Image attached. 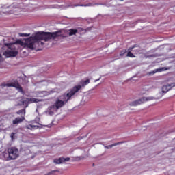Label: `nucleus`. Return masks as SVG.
Instances as JSON below:
<instances>
[{"label": "nucleus", "mask_w": 175, "mask_h": 175, "mask_svg": "<svg viewBox=\"0 0 175 175\" xmlns=\"http://www.w3.org/2000/svg\"><path fill=\"white\" fill-rule=\"evenodd\" d=\"M45 114H48V116H54V111L48 110L45 111Z\"/></svg>", "instance_id": "obj_20"}, {"label": "nucleus", "mask_w": 175, "mask_h": 175, "mask_svg": "<svg viewBox=\"0 0 175 175\" xmlns=\"http://www.w3.org/2000/svg\"><path fill=\"white\" fill-rule=\"evenodd\" d=\"M17 114H23V116H21V118L18 117V118H15L12 121L13 125H18V124H21V122H23V121H24L25 120V110L19 111L17 112Z\"/></svg>", "instance_id": "obj_8"}, {"label": "nucleus", "mask_w": 175, "mask_h": 175, "mask_svg": "<svg viewBox=\"0 0 175 175\" xmlns=\"http://www.w3.org/2000/svg\"><path fill=\"white\" fill-rule=\"evenodd\" d=\"M35 121L36 122V124H38V122H39V121H40V118H36Z\"/></svg>", "instance_id": "obj_25"}, {"label": "nucleus", "mask_w": 175, "mask_h": 175, "mask_svg": "<svg viewBox=\"0 0 175 175\" xmlns=\"http://www.w3.org/2000/svg\"><path fill=\"white\" fill-rule=\"evenodd\" d=\"M134 49H135V46H131V47L128 49V51H132V50H133Z\"/></svg>", "instance_id": "obj_24"}, {"label": "nucleus", "mask_w": 175, "mask_h": 175, "mask_svg": "<svg viewBox=\"0 0 175 175\" xmlns=\"http://www.w3.org/2000/svg\"><path fill=\"white\" fill-rule=\"evenodd\" d=\"M45 126H47L48 128H51V124H49V125Z\"/></svg>", "instance_id": "obj_28"}, {"label": "nucleus", "mask_w": 175, "mask_h": 175, "mask_svg": "<svg viewBox=\"0 0 175 175\" xmlns=\"http://www.w3.org/2000/svg\"><path fill=\"white\" fill-rule=\"evenodd\" d=\"M126 57H129L130 58H135V55H133L131 51H129L127 53Z\"/></svg>", "instance_id": "obj_19"}, {"label": "nucleus", "mask_w": 175, "mask_h": 175, "mask_svg": "<svg viewBox=\"0 0 175 175\" xmlns=\"http://www.w3.org/2000/svg\"><path fill=\"white\" fill-rule=\"evenodd\" d=\"M70 161V158L67 157V158H64L63 162H69Z\"/></svg>", "instance_id": "obj_23"}, {"label": "nucleus", "mask_w": 175, "mask_h": 175, "mask_svg": "<svg viewBox=\"0 0 175 175\" xmlns=\"http://www.w3.org/2000/svg\"><path fill=\"white\" fill-rule=\"evenodd\" d=\"M4 161H14L20 157L18 149L16 147H11L8 149V152H3Z\"/></svg>", "instance_id": "obj_4"}, {"label": "nucleus", "mask_w": 175, "mask_h": 175, "mask_svg": "<svg viewBox=\"0 0 175 175\" xmlns=\"http://www.w3.org/2000/svg\"><path fill=\"white\" fill-rule=\"evenodd\" d=\"M61 36V32L55 31V32H45V31H38L34 33L29 38L25 39V42L24 43L21 40L16 41L13 44H20L21 46H24L25 49H30V50H33L39 47L40 44L43 46V42H49L51 39L54 40L55 38H59Z\"/></svg>", "instance_id": "obj_1"}, {"label": "nucleus", "mask_w": 175, "mask_h": 175, "mask_svg": "<svg viewBox=\"0 0 175 175\" xmlns=\"http://www.w3.org/2000/svg\"><path fill=\"white\" fill-rule=\"evenodd\" d=\"M1 87H13L14 88H16V90H18L19 92H21V94H24V90H23V88L21 87V85H20V83H18V81H17L12 83L4 82L1 83Z\"/></svg>", "instance_id": "obj_6"}, {"label": "nucleus", "mask_w": 175, "mask_h": 175, "mask_svg": "<svg viewBox=\"0 0 175 175\" xmlns=\"http://www.w3.org/2000/svg\"><path fill=\"white\" fill-rule=\"evenodd\" d=\"M64 162V157H60L57 159L54 160V163H57V165H59V163H62Z\"/></svg>", "instance_id": "obj_14"}, {"label": "nucleus", "mask_w": 175, "mask_h": 175, "mask_svg": "<svg viewBox=\"0 0 175 175\" xmlns=\"http://www.w3.org/2000/svg\"><path fill=\"white\" fill-rule=\"evenodd\" d=\"M38 111H39L37 110V111H36V113H38Z\"/></svg>", "instance_id": "obj_30"}, {"label": "nucleus", "mask_w": 175, "mask_h": 175, "mask_svg": "<svg viewBox=\"0 0 175 175\" xmlns=\"http://www.w3.org/2000/svg\"><path fill=\"white\" fill-rule=\"evenodd\" d=\"M88 84H90V79H87L86 81H81V87H85Z\"/></svg>", "instance_id": "obj_13"}, {"label": "nucleus", "mask_w": 175, "mask_h": 175, "mask_svg": "<svg viewBox=\"0 0 175 175\" xmlns=\"http://www.w3.org/2000/svg\"><path fill=\"white\" fill-rule=\"evenodd\" d=\"M40 100L35 98H27L26 100H21L18 103V106H23L25 109L28 107L29 103H38Z\"/></svg>", "instance_id": "obj_7"}, {"label": "nucleus", "mask_w": 175, "mask_h": 175, "mask_svg": "<svg viewBox=\"0 0 175 175\" xmlns=\"http://www.w3.org/2000/svg\"><path fill=\"white\" fill-rule=\"evenodd\" d=\"M175 87V83H167L166 85H163L161 90L163 94H166V92H169L172 88Z\"/></svg>", "instance_id": "obj_9"}, {"label": "nucleus", "mask_w": 175, "mask_h": 175, "mask_svg": "<svg viewBox=\"0 0 175 175\" xmlns=\"http://www.w3.org/2000/svg\"><path fill=\"white\" fill-rule=\"evenodd\" d=\"M77 31H78V32L79 33L84 32V29H83V27H78Z\"/></svg>", "instance_id": "obj_21"}, {"label": "nucleus", "mask_w": 175, "mask_h": 175, "mask_svg": "<svg viewBox=\"0 0 175 175\" xmlns=\"http://www.w3.org/2000/svg\"><path fill=\"white\" fill-rule=\"evenodd\" d=\"M21 148H22V150L25 152V154H26V155H28L30 154L31 150H29V148H28V147L23 146Z\"/></svg>", "instance_id": "obj_11"}, {"label": "nucleus", "mask_w": 175, "mask_h": 175, "mask_svg": "<svg viewBox=\"0 0 175 175\" xmlns=\"http://www.w3.org/2000/svg\"><path fill=\"white\" fill-rule=\"evenodd\" d=\"M2 57V55L0 54V58Z\"/></svg>", "instance_id": "obj_29"}, {"label": "nucleus", "mask_w": 175, "mask_h": 175, "mask_svg": "<svg viewBox=\"0 0 175 175\" xmlns=\"http://www.w3.org/2000/svg\"><path fill=\"white\" fill-rule=\"evenodd\" d=\"M155 99L154 97L149 96V97H142L138 100H135L130 103V106H139L140 105H143V103H146V102H150V100H154Z\"/></svg>", "instance_id": "obj_5"}, {"label": "nucleus", "mask_w": 175, "mask_h": 175, "mask_svg": "<svg viewBox=\"0 0 175 175\" xmlns=\"http://www.w3.org/2000/svg\"><path fill=\"white\" fill-rule=\"evenodd\" d=\"M121 1H124V0H121Z\"/></svg>", "instance_id": "obj_31"}, {"label": "nucleus", "mask_w": 175, "mask_h": 175, "mask_svg": "<svg viewBox=\"0 0 175 175\" xmlns=\"http://www.w3.org/2000/svg\"><path fill=\"white\" fill-rule=\"evenodd\" d=\"M126 53H128V50H126V49L122 50L120 53V56L124 57V55H125V54H126Z\"/></svg>", "instance_id": "obj_18"}, {"label": "nucleus", "mask_w": 175, "mask_h": 175, "mask_svg": "<svg viewBox=\"0 0 175 175\" xmlns=\"http://www.w3.org/2000/svg\"><path fill=\"white\" fill-rule=\"evenodd\" d=\"M40 46H44V42H43V44H42V45L40 44L39 46L37 47V48H36L34 50H39V49H39V47H40Z\"/></svg>", "instance_id": "obj_26"}, {"label": "nucleus", "mask_w": 175, "mask_h": 175, "mask_svg": "<svg viewBox=\"0 0 175 175\" xmlns=\"http://www.w3.org/2000/svg\"><path fill=\"white\" fill-rule=\"evenodd\" d=\"M119 144H122V142L107 146H105V148L110 149V148H112V147H116V146H119Z\"/></svg>", "instance_id": "obj_12"}, {"label": "nucleus", "mask_w": 175, "mask_h": 175, "mask_svg": "<svg viewBox=\"0 0 175 175\" xmlns=\"http://www.w3.org/2000/svg\"><path fill=\"white\" fill-rule=\"evenodd\" d=\"M76 161H80V159H81V157H76Z\"/></svg>", "instance_id": "obj_27"}, {"label": "nucleus", "mask_w": 175, "mask_h": 175, "mask_svg": "<svg viewBox=\"0 0 175 175\" xmlns=\"http://www.w3.org/2000/svg\"><path fill=\"white\" fill-rule=\"evenodd\" d=\"M81 90V86L80 85L73 87L68 91L67 93H64L63 95L60 96L59 98H57L54 105L50 107V110H59L61 107H64L68 102L70 100V98L75 95L77 92H79Z\"/></svg>", "instance_id": "obj_2"}, {"label": "nucleus", "mask_w": 175, "mask_h": 175, "mask_svg": "<svg viewBox=\"0 0 175 175\" xmlns=\"http://www.w3.org/2000/svg\"><path fill=\"white\" fill-rule=\"evenodd\" d=\"M165 70H166V68L165 67H163L161 68H158L157 70H155L154 71H153V75L154 73H157V72H165Z\"/></svg>", "instance_id": "obj_16"}, {"label": "nucleus", "mask_w": 175, "mask_h": 175, "mask_svg": "<svg viewBox=\"0 0 175 175\" xmlns=\"http://www.w3.org/2000/svg\"><path fill=\"white\" fill-rule=\"evenodd\" d=\"M19 36H21V38H25V37L27 38L28 36H31V33H20Z\"/></svg>", "instance_id": "obj_17"}, {"label": "nucleus", "mask_w": 175, "mask_h": 175, "mask_svg": "<svg viewBox=\"0 0 175 175\" xmlns=\"http://www.w3.org/2000/svg\"><path fill=\"white\" fill-rule=\"evenodd\" d=\"M4 44L8 47L7 50L3 52V55H5L6 58H12V57H17V55H18L20 45L8 43H5Z\"/></svg>", "instance_id": "obj_3"}, {"label": "nucleus", "mask_w": 175, "mask_h": 175, "mask_svg": "<svg viewBox=\"0 0 175 175\" xmlns=\"http://www.w3.org/2000/svg\"><path fill=\"white\" fill-rule=\"evenodd\" d=\"M14 135H16V133H12L10 135V136L12 140H14Z\"/></svg>", "instance_id": "obj_22"}, {"label": "nucleus", "mask_w": 175, "mask_h": 175, "mask_svg": "<svg viewBox=\"0 0 175 175\" xmlns=\"http://www.w3.org/2000/svg\"><path fill=\"white\" fill-rule=\"evenodd\" d=\"M78 30L77 29H69V36H73V35H76V33H77Z\"/></svg>", "instance_id": "obj_10"}, {"label": "nucleus", "mask_w": 175, "mask_h": 175, "mask_svg": "<svg viewBox=\"0 0 175 175\" xmlns=\"http://www.w3.org/2000/svg\"><path fill=\"white\" fill-rule=\"evenodd\" d=\"M26 128L27 129H38V128H39V126L29 124L28 126H26Z\"/></svg>", "instance_id": "obj_15"}]
</instances>
